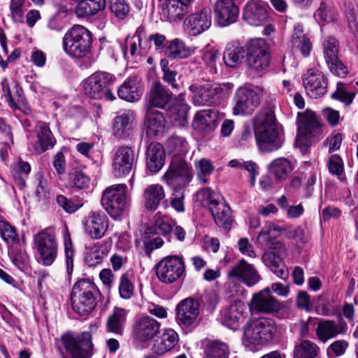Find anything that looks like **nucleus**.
<instances>
[{
    "label": "nucleus",
    "instance_id": "1",
    "mask_svg": "<svg viewBox=\"0 0 358 358\" xmlns=\"http://www.w3.org/2000/svg\"><path fill=\"white\" fill-rule=\"evenodd\" d=\"M255 138L261 152H271L280 149L284 143V134L276 122L271 109L262 110L255 120Z\"/></svg>",
    "mask_w": 358,
    "mask_h": 358
},
{
    "label": "nucleus",
    "instance_id": "2",
    "mask_svg": "<svg viewBox=\"0 0 358 358\" xmlns=\"http://www.w3.org/2000/svg\"><path fill=\"white\" fill-rule=\"evenodd\" d=\"M92 36L90 30L82 25L74 24L62 38L64 51L72 58L81 59L90 52Z\"/></svg>",
    "mask_w": 358,
    "mask_h": 358
},
{
    "label": "nucleus",
    "instance_id": "3",
    "mask_svg": "<svg viewBox=\"0 0 358 358\" xmlns=\"http://www.w3.org/2000/svg\"><path fill=\"white\" fill-rule=\"evenodd\" d=\"M100 294L98 287L90 280L83 279L77 281L71 291V306L79 315H86L96 306Z\"/></svg>",
    "mask_w": 358,
    "mask_h": 358
},
{
    "label": "nucleus",
    "instance_id": "4",
    "mask_svg": "<svg viewBox=\"0 0 358 358\" xmlns=\"http://www.w3.org/2000/svg\"><path fill=\"white\" fill-rule=\"evenodd\" d=\"M277 332L275 321L268 317H261L244 327L243 343L246 346L264 345L273 340Z\"/></svg>",
    "mask_w": 358,
    "mask_h": 358
},
{
    "label": "nucleus",
    "instance_id": "5",
    "mask_svg": "<svg viewBox=\"0 0 358 358\" xmlns=\"http://www.w3.org/2000/svg\"><path fill=\"white\" fill-rule=\"evenodd\" d=\"M127 186L117 184L107 187L102 194L101 204L108 214L114 220H120L127 213L129 200Z\"/></svg>",
    "mask_w": 358,
    "mask_h": 358
},
{
    "label": "nucleus",
    "instance_id": "6",
    "mask_svg": "<svg viewBox=\"0 0 358 358\" xmlns=\"http://www.w3.org/2000/svg\"><path fill=\"white\" fill-rule=\"evenodd\" d=\"M197 199L203 203L208 204L209 210L215 223L226 229L231 224V208L219 193L210 188H204L196 194Z\"/></svg>",
    "mask_w": 358,
    "mask_h": 358
},
{
    "label": "nucleus",
    "instance_id": "7",
    "mask_svg": "<svg viewBox=\"0 0 358 358\" xmlns=\"http://www.w3.org/2000/svg\"><path fill=\"white\" fill-rule=\"evenodd\" d=\"M115 77L108 72L96 71L83 82V90L86 95L93 99H105L114 101L116 98L109 90Z\"/></svg>",
    "mask_w": 358,
    "mask_h": 358
},
{
    "label": "nucleus",
    "instance_id": "8",
    "mask_svg": "<svg viewBox=\"0 0 358 358\" xmlns=\"http://www.w3.org/2000/svg\"><path fill=\"white\" fill-rule=\"evenodd\" d=\"M61 342L72 358H90L93 355L92 338L89 331L80 334L66 332L61 336Z\"/></svg>",
    "mask_w": 358,
    "mask_h": 358
},
{
    "label": "nucleus",
    "instance_id": "9",
    "mask_svg": "<svg viewBox=\"0 0 358 358\" xmlns=\"http://www.w3.org/2000/svg\"><path fill=\"white\" fill-rule=\"evenodd\" d=\"M264 94L261 87L238 88L234 98L233 114L241 116L251 114L259 105Z\"/></svg>",
    "mask_w": 358,
    "mask_h": 358
},
{
    "label": "nucleus",
    "instance_id": "10",
    "mask_svg": "<svg viewBox=\"0 0 358 358\" xmlns=\"http://www.w3.org/2000/svg\"><path fill=\"white\" fill-rule=\"evenodd\" d=\"M185 271L183 257L180 255H169L163 258L156 266L158 279L164 283H172L182 277Z\"/></svg>",
    "mask_w": 358,
    "mask_h": 358
},
{
    "label": "nucleus",
    "instance_id": "11",
    "mask_svg": "<svg viewBox=\"0 0 358 358\" xmlns=\"http://www.w3.org/2000/svg\"><path fill=\"white\" fill-rule=\"evenodd\" d=\"M230 83L192 85L189 89L193 94V101L197 105L211 106L216 103L224 90L232 87Z\"/></svg>",
    "mask_w": 358,
    "mask_h": 358
},
{
    "label": "nucleus",
    "instance_id": "12",
    "mask_svg": "<svg viewBox=\"0 0 358 358\" xmlns=\"http://www.w3.org/2000/svg\"><path fill=\"white\" fill-rule=\"evenodd\" d=\"M247 64L250 69L260 72L266 69L270 63L268 46L264 39L254 38L247 45Z\"/></svg>",
    "mask_w": 358,
    "mask_h": 358
},
{
    "label": "nucleus",
    "instance_id": "13",
    "mask_svg": "<svg viewBox=\"0 0 358 358\" xmlns=\"http://www.w3.org/2000/svg\"><path fill=\"white\" fill-rule=\"evenodd\" d=\"M285 245L280 241H275L271 244L262 257L264 264L282 280L287 279L289 275L288 269L282 261V257L285 255Z\"/></svg>",
    "mask_w": 358,
    "mask_h": 358
},
{
    "label": "nucleus",
    "instance_id": "14",
    "mask_svg": "<svg viewBox=\"0 0 358 358\" xmlns=\"http://www.w3.org/2000/svg\"><path fill=\"white\" fill-rule=\"evenodd\" d=\"M320 132L321 127L315 114L313 111L306 110L299 117L296 145L300 148L308 146L311 138L318 136Z\"/></svg>",
    "mask_w": 358,
    "mask_h": 358
},
{
    "label": "nucleus",
    "instance_id": "15",
    "mask_svg": "<svg viewBox=\"0 0 358 358\" xmlns=\"http://www.w3.org/2000/svg\"><path fill=\"white\" fill-rule=\"evenodd\" d=\"M193 176L192 169L182 159H173L162 180L169 186H185Z\"/></svg>",
    "mask_w": 358,
    "mask_h": 358
},
{
    "label": "nucleus",
    "instance_id": "16",
    "mask_svg": "<svg viewBox=\"0 0 358 358\" xmlns=\"http://www.w3.org/2000/svg\"><path fill=\"white\" fill-rule=\"evenodd\" d=\"M34 243L43 264L45 266L51 265L56 259L58 251L55 234L45 230L42 231L35 236Z\"/></svg>",
    "mask_w": 358,
    "mask_h": 358
},
{
    "label": "nucleus",
    "instance_id": "17",
    "mask_svg": "<svg viewBox=\"0 0 358 358\" xmlns=\"http://www.w3.org/2000/svg\"><path fill=\"white\" fill-rule=\"evenodd\" d=\"M248 317V308L242 301L234 302L221 310L218 320L228 328L237 330Z\"/></svg>",
    "mask_w": 358,
    "mask_h": 358
},
{
    "label": "nucleus",
    "instance_id": "18",
    "mask_svg": "<svg viewBox=\"0 0 358 358\" xmlns=\"http://www.w3.org/2000/svg\"><path fill=\"white\" fill-rule=\"evenodd\" d=\"M302 82L307 95L311 99H319L327 91V78L317 69H308L303 75Z\"/></svg>",
    "mask_w": 358,
    "mask_h": 358
},
{
    "label": "nucleus",
    "instance_id": "19",
    "mask_svg": "<svg viewBox=\"0 0 358 358\" xmlns=\"http://www.w3.org/2000/svg\"><path fill=\"white\" fill-rule=\"evenodd\" d=\"M268 5L259 0H250L245 5L243 17L245 22L252 26H261L269 20Z\"/></svg>",
    "mask_w": 358,
    "mask_h": 358
},
{
    "label": "nucleus",
    "instance_id": "20",
    "mask_svg": "<svg viewBox=\"0 0 358 358\" xmlns=\"http://www.w3.org/2000/svg\"><path fill=\"white\" fill-rule=\"evenodd\" d=\"M279 301L271 294L269 287L253 294L249 308L251 313H272L279 310Z\"/></svg>",
    "mask_w": 358,
    "mask_h": 358
},
{
    "label": "nucleus",
    "instance_id": "21",
    "mask_svg": "<svg viewBox=\"0 0 358 358\" xmlns=\"http://www.w3.org/2000/svg\"><path fill=\"white\" fill-rule=\"evenodd\" d=\"M135 162L134 150L127 146L120 147L114 153L112 161L113 173L116 177L128 175Z\"/></svg>",
    "mask_w": 358,
    "mask_h": 358
},
{
    "label": "nucleus",
    "instance_id": "22",
    "mask_svg": "<svg viewBox=\"0 0 358 358\" xmlns=\"http://www.w3.org/2000/svg\"><path fill=\"white\" fill-rule=\"evenodd\" d=\"M176 321L180 326L194 324L199 315V303L195 299L189 297L182 300L176 306Z\"/></svg>",
    "mask_w": 358,
    "mask_h": 358
},
{
    "label": "nucleus",
    "instance_id": "23",
    "mask_svg": "<svg viewBox=\"0 0 358 358\" xmlns=\"http://www.w3.org/2000/svg\"><path fill=\"white\" fill-rule=\"evenodd\" d=\"M185 30L192 36H197L211 26V10L203 8L200 12L189 15L184 21Z\"/></svg>",
    "mask_w": 358,
    "mask_h": 358
},
{
    "label": "nucleus",
    "instance_id": "24",
    "mask_svg": "<svg viewBox=\"0 0 358 358\" xmlns=\"http://www.w3.org/2000/svg\"><path fill=\"white\" fill-rule=\"evenodd\" d=\"M214 13L216 22L226 27L236 21L239 10L233 0H217L214 5Z\"/></svg>",
    "mask_w": 358,
    "mask_h": 358
},
{
    "label": "nucleus",
    "instance_id": "25",
    "mask_svg": "<svg viewBox=\"0 0 358 358\" xmlns=\"http://www.w3.org/2000/svg\"><path fill=\"white\" fill-rule=\"evenodd\" d=\"M229 278H235L248 287L256 285L260 280V275L253 265L245 259L238 261L229 271Z\"/></svg>",
    "mask_w": 358,
    "mask_h": 358
},
{
    "label": "nucleus",
    "instance_id": "26",
    "mask_svg": "<svg viewBox=\"0 0 358 358\" xmlns=\"http://www.w3.org/2000/svg\"><path fill=\"white\" fill-rule=\"evenodd\" d=\"M108 224V219L103 211H92L86 220V231L94 239L101 238L105 235Z\"/></svg>",
    "mask_w": 358,
    "mask_h": 358
},
{
    "label": "nucleus",
    "instance_id": "27",
    "mask_svg": "<svg viewBox=\"0 0 358 358\" xmlns=\"http://www.w3.org/2000/svg\"><path fill=\"white\" fill-rule=\"evenodd\" d=\"M146 169L151 174H155L159 171L165 164L166 154L162 144L151 143L145 152Z\"/></svg>",
    "mask_w": 358,
    "mask_h": 358
},
{
    "label": "nucleus",
    "instance_id": "28",
    "mask_svg": "<svg viewBox=\"0 0 358 358\" xmlns=\"http://www.w3.org/2000/svg\"><path fill=\"white\" fill-rule=\"evenodd\" d=\"M143 88L137 76L129 77L117 89V95L121 99L134 102L140 99Z\"/></svg>",
    "mask_w": 358,
    "mask_h": 358
},
{
    "label": "nucleus",
    "instance_id": "29",
    "mask_svg": "<svg viewBox=\"0 0 358 358\" xmlns=\"http://www.w3.org/2000/svg\"><path fill=\"white\" fill-rule=\"evenodd\" d=\"M295 168V163L286 157L274 159L267 165L269 174L276 182L286 180Z\"/></svg>",
    "mask_w": 358,
    "mask_h": 358
},
{
    "label": "nucleus",
    "instance_id": "30",
    "mask_svg": "<svg viewBox=\"0 0 358 358\" xmlns=\"http://www.w3.org/2000/svg\"><path fill=\"white\" fill-rule=\"evenodd\" d=\"M183 0H165L162 5V17L171 22L182 19L187 12V4Z\"/></svg>",
    "mask_w": 358,
    "mask_h": 358
},
{
    "label": "nucleus",
    "instance_id": "31",
    "mask_svg": "<svg viewBox=\"0 0 358 358\" xmlns=\"http://www.w3.org/2000/svg\"><path fill=\"white\" fill-rule=\"evenodd\" d=\"M143 198L145 208L149 211H155L166 200L165 190L159 184L149 185L143 189Z\"/></svg>",
    "mask_w": 358,
    "mask_h": 358
},
{
    "label": "nucleus",
    "instance_id": "32",
    "mask_svg": "<svg viewBox=\"0 0 358 358\" xmlns=\"http://www.w3.org/2000/svg\"><path fill=\"white\" fill-rule=\"evenodd\" d=\"M159 328V322L149 316H145L137 321L134 331L139 340L148 341L158 334Z\"/></svg>",
    "mask_w": 358,
    "mask_h": 358
},
{
    "label": "nucleus",
    "instance_id": "33",
    "mask_svg": "<svg viewBox=\"0 0 358 358\" xmlns=\"http://www.w3.org/2000/svg\"><path fill=\"white\" fill-rule=\"evenodd\" d=\"M194 51V48L187 45L182 40L175 38L166 42L164 55L172 60H178L188 58Z\"/></svg>",
    "mask_w": 358,
    "mask_h": 358
},
{
    "label": "nucleus",
    "instance_id": "34",
    "mask_svg": "<svg viewBox=\"0 0 358 358\" xmlns=\"http://www.w3.org/2000/svg\"><path fill=\"white\" fill-rule=\"evenodd\" d=\"M179 342L178 333L172 329H165L152 345V350L157 355H164L173 350Z\"/></svg>",
    "mask_w": 358,
    "mask_h": 358
},
{
    "label": "nucleus",
    "instance_id": "35",
    "mask_svg": "<svg viewBox=\"0 0 358 358\" xmlns=\"http://www.w3.org/2000/svg\"><path fill=\"white\" fill-rule=\"evenodd\" d=\"M165 119L163 114L152 108H148L145 114V127L150 137L155 136L164 131Z\"/></svg>",
    "mask_w": 358,
    "mask_h": 358
},
{
    "label": "nucleus",
    "instance_id": "36",
    "mask_svg": "<svg viewBox=\"0 0 358 358\" xmlns=\"http://www.w3.org/2000/svg\"><path fill=\"white\" fill-rule=\"evenodd\" d=\"M135 113L129 110L117 116L113 122V134L118 138L128 136L131 131Z\"/></svg>",
    "mask_w": 358,
    "mask_h": 358
},
{
    "label": "nucleus",
    "instance_id": "37",
    "mask_svg": "<svg viewBox=\"0 0 358 358\" xmlns=\"http://www.w3.org/2000/svg\"><path fill=\"white\" fill-rule=\"evenodd\" d=\"M219 118V113L214 109L201 110L196 113L193 120L192 126L194 129L206 131L212 129Z\"/></svg>",
    "mask_w": 358,
    "mask_h": 358
},
{
    "label": "nucleus",
    "instance_id": "38",
    "mask_svg": "<svg viewBox=\"0 0 358 358\" xmlns=\"http://www.w3.org/2000/svg\"><path fill=\"white\" fill-rule=\"evenodd\" d=\"M245 56V49L237 43H229L223 53L224 64L231 68L237 67Z\"/></svg>",
    "mask_w": 358,
    "mask_h": 358
},
{
    "label": "nucleus",
    "instance_id": "39",
    "mask_svg": "<svg viewBox=\"0 0 358 358\" xmlns=\"http://www.w3.org/2000/svg\"><path fill=\"white\" fill-rule=\"evenodd\" d=\"M293 50H299L301 54L306 57L310 55L312 50V43L309 38L303 34V27L296 24L291 39Z\"/></svg>",
    "mask_w": 358,
    "mask_h": 358
},
{
    "label": "nucleus",
    "instance_id": "40",
    "mask_svg": "<svg viewBox=\"0 0 358 358\" xmlns=\"http://www.w3.org/2000/svg\"><path fill=\"white\" fill-rule=\"evenodd\" d=\"M127 317V310L121 308H115L113 313L107 319V331L115 334L122 335Z\"/></svg>",
    "mask_w": 358,
    "mask_h": 358
},
{
    "label": "nucleus",
    "instance_id": "41",
    "mask_svg": "<svg viewBox=\"0 0 358 358\" xmlns=\"http://www.w3.org/2000/svg\"><path fill=\"white\" fill-rule=\"evenodd\" d=\"M38 144L36 150L39 152H43L54 147L56 140L54 138L48 124L41 122L36 126Z\"/></svg>",
    "mask_w": 358,
    "mask_h": 358
},
{
    "label": "nucleus",
    "instance_id": "42",
    "mask_svg": "<svg viewBox=\"0 0 358 358\" xmlns=\"http://www.w3.org/2000/svg\"><path fill=\"white\" fill-rule=\"evenodd\" d=\"M172 94L161 84L157 83L150 90L148 108H164L171 100Z\"/></svg>",
    "mask_w": 358,
    "mask_h": 358
},
{
    "label": "nucleus",
    "instance_id": "43",
    "mask_svg": "<svg viewBox=\"0 0 358 358\" xmlns=\"http://www.w3.org/2000/svg\"><path fill=\"white\" fill-rule=\"evenodd\" d=\"M188 110V105L179 100L169 108L167 116L175 126H183L187 121Z\"/></svg>",
    "mask_w": 358,
    "mask_h": 358
},
{
    "label": "nucleus",
    "instance_id": "44",
    "mask_svg": "<svg viewBox=\"0 0 358 358\" xmlns=\"http://www.w3.org/2000/svg\"><path fill=\"white\" fill-rule=\"evenodd\" d=\"M341 331V328L335 321L323 320L317 324L316 335L320 341L325 343L337 336Z\"/></svg>",
    "mask_w": 358,
    "mask_h": 358
},
{
    "label": "nucleus",
    "instance_id": "45",
    "mask_svg": "<svg viewBox=\"0 0 358 358\" xmlns=\"http://www.w3.org/2000/svg\"><path fill=\"white\" fill-rule=\"evenodd\" d=\"M173 230L170 219L166 216H162L157 213L155 216L153 227H148L145 231V238H150L151 234H157L162 236L169 234Z\"/></svg>",
    "mask_w": 358,
    "mask_h": 358
},
{
    "label": "nucleus",
    "instance_id": "46",
    "mask_svg": "<svg viewBox=\"0 0 358 358\" xmlns=\"http://www.w3.org/2000/svg\"><path fill=\"white\" fill-rule=\"evenodd\" d=\"M320 348L313 342L304 340L296 345L294 350V358H315Z\"/></svg>",
    "mask_w": 358,
    "mask_h": 358
},
{
    "label": "nucleus",
    "instance_id": "47",
    "mask_svg": "<svg viewBox=\"0 0 358 358\" xmlns=\"http://www.w3.org/2000/svg\"><path fill=\"white\" fill-rule=\"evenodd\" d=\"M228 356L229 348L224 343L213 341L205 347L203 358H228Z\"/></svg>",
    "mask_w": 358,
    "mask_h": 358
},
{
    "label": "nucleus",
    "instance_id": "48",
    "mask_svg": "<svg viewBox=\"0 0 358 358\" xmlns=\"http://www.w3.org/2000/svg\"><path fill=\"white\" fill-rule=\"evenodd\" d=\"M106 0H86L78 4L76 13L78 15H91L105 8Z\"/></svg>",
    "mask_w": 358,
    "mask_h": 358
},
{
    "label": "nucleus",
    "instance_id": "49",
    "mask_svg": "<svg viewBox=\"0 0 358 358\" xmlns=\"http://www.w3.org/2000/svg\"><path fill=\"white\" fill-rule=\"evenodd\" d=\"M338 11L330 3L322 2L320 8L315 13V17L317 21L324 23L334 22L338 18Z\"/></svg>",
    "mask_w": 358,
    "mask_h": 358
},
{
    "label": "nucleus",
    "instance_id": "50",
    "mask_svg": "<svg viewBox=\"0 0 358 358\" xmlns=\"http://www.w3.org/2000/svg\"><path fill=\"white\" fill-rule=\"evenodd\" d=\"M69 185L78 189H88L91 185L90 178L81 170L74 169L69 173Z\"/></svg>",
    "mask_w": 358,
    "mask_h": 358
},
{
    "label": "nucleus",
    "instance_id": "51",
    "mask_svg": "<svg viewBox=\"0 0 358 358\" xmlns=\"http://www.w3.org/2000/svg\"><path fill=\"white\" fill-rule=\"evenodd\" d=\"M220 53L215 47L207 45L201 50V57L205 64L213 69H215L219 62Z\"/></svg>",
    "mask_w": 358,
    "mask_h": 358
},
{
    "label": "nucleus",
    "instance_id": "52",
    "mask_svg": "<svg viewBox=\"0 0 358 358\" xmlns=\"http://www.w3.org/2000/svg\"><path fill=\"white\" fill-rule=\"evenodd\" d=\"M195 169L199 181L207 183L208 178L213 173L214 166L209 160L203 158L195 162Z\"/></svg>",
    "mask_w": 358,
    "mask_h": 358
},
{
    "label": "nucleus",
    "instance_id": "53",
    "mask_svg": "<svg viewBox=\"0 0 358 358\" xmlns=\"http://www.w3.org/2000/svg\"><path fill=\"white\" fill-rule=\"evenodd\" d=\"M324 56L326 62L338 58V43L331 36H327L323 42Z\"/></svg>",
    "mask_w": 358,
    "mask_h": 358
},
{
    "label": "nucleus",
    "instance_id": "54",
    "mask_svg": "<svg viewBox=\"0 0 358 358\" xmlns=\"http://www.w3.org/2000/svg\"><path fill=\"white\" fill-rule=\"evenodd\" d=\"M168 145L171 152L175 155H182L188 150V144L185 138L179 136H172L168 141Z\"/></svg>",
    "mask_w": 358,
    "mask_h": 358
},
{
    "label": "nucleus",
    "instance_id": "55",
    "mask_svg": "<svg viewBox=\"0 0 358 358\" xmlns=\"http://www.w3.org/2000/svg\"><path fill=\"white\" fill-rule=\"evenodd\" d=\"M118 289L120 297L124 299H129L133 296L134 286L128 273H124L120 276Z\"/></svg>",
    "mask_w": 358,
    "mask_h": 358
},
{
    "label": "nucleus",
    "instance_id": "56",
    "mask_svg": "<svg viewBox=\"0 0 358 358\" xmlns=\"http://www.w3.org/2000/svg\"><path fill=\"white\" fill-rule=\"evenodd\" d=\"M25 0H10V12L13 21L15 23H22L24 14Z\"/></svg>",
    "mask_w": 358,
    "mask_h": 358
},
{
    "label": "nucleus",
    "instance_id": "57",
    "mask_svg": "<svg viewBox=\"0 0 358 358\" xmlns=\"http://www.w3.org/2000/svg\"><path fill=\"white\" fill-rule=\"evenodd\" d=\"M110 9L120 20L124 19L129 13V6L124 0H110Z\"/></svg>",
    "mask_w": 358,
    "mask_h": 358
},
{
    "label": "nucleus",
    "instance_id": "58",
    "mask_svg": "<svg viewBox=\"0 0 358 358\" xmlns=\"http://www.w3.org/2000/svg\"><path fill=\"white\" fill-rule=\"evenodd\" d=\"M0 234L2 238L8 243H12L17 240V234L15 227L8 222L0 221Z\"/></svg>",
    "mask_w": 358,
    "mask_h": 358
},
{
    "label": "nucleus",
    "instance_id": "59",
    "mask_svg": "<svg viewBox=\"0 0 358 358\" xmlns=\"http://www.w3.org/2000/svg\"><path fill=\"white\" fill-rule=\"evenodd\" d=\"M64 251L66 271L68 274L70 275L73 272L74 250L73 249V245L69 233L64 236Z\"/></svg>",
    "mask_w": 358,
    "mask_h": 358
},
{
    "label": "nucleus",
    "instance_id": "60",
    "mask_svg": "<svg viewBox=\"0 0 358 358\" xmlns=\"http://www.w3.org/2000/svg\"><path fill=\"white\" fill-rule=\"evenodd\" d=\"M58 205L67 213H73L82 207L83 204L75 203L64 195H58L56 198Z\"/></svg>",
    "mask_w": 358,
    "mask_h": 358
},
{
    "label": "nucleus",
    "instance_id": "61",
    "mask_svg": "<svg viewBox=\"0 0 358 358\" xmlns=\"http://www.w3.org/2000/svg\"><path fill=\"white\" fill-rule=\"evenodd\" d=\"M280 227L275 225L274 223L267 222L265 223L264 227L262 231L259 232L257 240L259 243H268L270 242L271 236V232L272 231H279Z\"/></svg>",
    "mask_w": 358,
    "mask_h": 358
},
{
    "label": "nucleus",
    "instance_id": "62",
    "mask_svg": "<svg viewBox=\"0 0 358 358\" xmlns=\"http://www.w3.org/2000/svg\"><path fill=\"white\" fill-rule=\"evenodd\" d=\"M327 64L330 71L334 75L341 78L347 76L348 73V67L338 59V57L334 61L327 62Z\"/></svg>",
    "mask_w": 358,
    "mask_h": 358
},
{
    "label": "nucleus",
    "instance_id": "63",
    "mask_svg": "<svg viewBox=\"0 0 358 358\" xmlns=\"http://www.w3.org/2000/svg\"><path fill=\"white\" fill-rule=\"evenodd\" d=\"M345 15L349 28L353 33L358 34V8H349Z\"/></svg>",
    "mask_w": 358,
    "mask_h": 358
},
{
    "label": "nucleus",
    "instance_id": "64",
    "mask_svg": "<svg viewBox=\"0 0 358 358\" xmlns=\"http://www.w3.org/2000/svg\"><path fill=\"white\" fill-rule=\"evenodd\" d=\"M328 167L330 173L337 176L343 171V160L338 155H333L329 158Z\"/></svg>",
    "mask_w": 358,
    "mask_h": 358
}]
</instances>
